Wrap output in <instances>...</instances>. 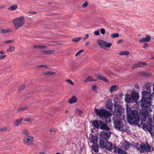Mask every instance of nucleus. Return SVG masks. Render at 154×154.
Instances as JSON below:
<instances>
[{"mask_svg": "<svg viewBox=\"0 0 154 154\" xmlns=\"http://www.w3.org/2000/svg\"><path fill=\"white\" fill-rule=\"evenodd\" d=\"M22 120V118L16 120L15 122H14V126L16 127H17L20 125L21 123Z\"/></svg>", "mask_w": 154, "mask_h": 154, "instance_id": "nucleus-22", "label": "nucleus"}, {"mask_svg": "<svg viewBox=\"0 0 154 154\" xmlns=\"http://www.w3.org/2000/svg\"><path fill=\"white\" fill-rule=\"evenodd\" d=\"M150 36L149 35H147L146 36L145 38H143L140 39L139 41L142 43L148 42L150 41Z\"/></svg>", "mask_w": 154, "mask_h": 154, "instance_id": "nucleus-14", "label": "nucleus"}, {"mask_svg": "<svg viewBox=\"0 0 154 154\" xmlns=\"http://www.w3.org/2000/svg\"><path fill=\"white\" fill-rule=\"evenodd\" d=\"M12 22L15 29L17 30L23 26L25 23V19L24 17L21 16L13 19Z\"/></svg>", "mask_w": 154, "mask_h": 154, "instance_id": "nucleus-4", "label": "nucleus"}, {"mask_svg": "<svg viewBox=\"0 0 154 154\" xmlns=\"http://www.w3.org/2000/svg\"><path fill=\"white\" fill-rule=\"evenodd\" d=\"M119 36V35L118 33H113L111 35V37L113 38H115L118 37Z\"/></svg>", "mask_w": 154, "mask_h": 154, "instance_id": "nucleus-39", "label": "nucleus"}, {"mask_svg": "<svg viewBox=\"0 0 154 154\" xmlns=\"http://www.w3.org/2000/svg\"><path fill=\"white\" fill-rule=\"evenodd\" d=\"M93 77L91 76H88L87 78L85 80L84 82H91L92 81Z\"/></svg>", "mask_w": 154, "mask_h": 154, "instance_id": "nucleus-36", "label": "nucleus"}, {"mask_svg": "<svg viewBox=\"0 0 154 154\" xmlns=\"http://www.w3.org/2000/svg\"><path fill=\"white\" fill-rule=\"evenodd\" d=\"M39 153V154H46L45 152L43 151L40 152Z\"/></svg>", "mask_w": 154, "mask_h": 154, "instance_id": "nucleus-63", "label": "nucleus"}, {"mask_svg": "<svg viewBox=\"0 0 154 154\" xmlns=\"http://www.w3.org/2000/svg\"><path fill=\"white\" fill-rule=\"evenodd\" d=\"M84 51V50H81L76 54H75V56L77 57L78 56L80 55L81 53L83 52Z\"/></svg>", "mask_w": 154, "mask_h": 154, "instance_id": "nucleus-41", "label": "nucleus"}, {"mask_svg": "<svg viewBox=\"0 0 154 154\" xmlns=\"http://www.w3.org/2000/svg\"><path fill=\"white\" fill-rule=\"evenodd\" d=\"M114 125L115 128L120 131L122 132H126L127 131V129L123 122L119 118L114 119Z\"/></svg>", "mask_w": 154, "mask_h": 154, "instance_id": "nucleus-3", "label": "nucleus"}, {"mask_svg": "<svg viewBox=\"0 0 154 154\" xmlns=\"http://www.w3.org/2000/svg\"><path fill=\"white\" fill-rule=\"evenodd\" d=\"M123 147L125 149V150H128L130 147V144L127 141H125L122 143V145Z\"/></svg>", "mask_w": 154, "mask_h": 154, "instance_id": "nucleus-19", "label": "nucleus"}, {"mask_svg": "<svg viewBox=\"0 0 154 154\" xmlns=\"http://www.w3.org/2000/svg\"><path fill=\"white\" fill-rule=\"evenodd\" d=\"M8 128L7 127H4L2 128H0V131H4L7 130Z\"/></svg>", "mask_w": 154, "mask_h": 154, "instance_id": "nucleus-48", "label": "nucleus"}, {"mask_svg": "<svg viewBox=\"0 0 154 154\" xmlns=\"http://www.w3.org/2000/svg\"><path fill=\"white\" fill-rule=\"evenodd\" d=\"M17 8V5H14L8 8V9L11 11L15 10Z\"/></svg>", "mask_w": 154, "mask_h": 154, "instance_id": "nucleus-33", "label": "nucleus"}, {"mask_svg": "<svg viewBox=\"0 0 154 154\" xmlns=\"http://www.w3.org/2000/svg\"><path fill=\"white\" fill-rule=\"evenodd\" d=\"M114 111L117 114L121 116L122 111V105H119L118 103H115L114 105Z\"/></svg>", "mask_w": 154, "mask_h": 154, "instance_id": "nucleus-9", "label": "nucleus"}, {"mask_svg": "<svg viewBox=\"0 0 154 154\" xmlns=\"http://www.w3.org/2000/svg\"><path fill=\"white\" fill-rule=\"evenodd\" d=\"M88 4V2H85L84 4H83L82 5V7L83 8H85L86 7Z\"/></svg>", "mask_w": 154, "mask_h": 154, "instance_id": "nucleus-49", "label": "nucleus"}, {"mask_svg": "<svg viewBox=\"0 0 154 154\" xmlns=\"http://www.w3.org/2000/svg\"><path fill=\"white\" fill-rule=\"evenodd\" d=\"M90 42H87L85 44V46H87L88 45V44L90 43Z\"/></svg>", "mask_w": 154, "mask_h": 154, "instance_id": "nucleus-64", "label": "nucleus"}, {"mask_svg": "<svg viewBox=\"0 0 154 154\" xmlns=\"http://www.w3.org/2000/svg\"><path fill=\"white\" fill-rule=\"evenodd\" d=\"M123 42V41H122V39H120V40H119L117 42V44H119L120 43H122Z\"/></svg>", "mask_w": 154, "mask_h": 154, "instance_id": "nucleus-61", "label": "nucleus"}, {"mask_svg": "<svg viewBox=\"0 0 154 154\" xmlns=\"http://www.w3.org/2000/svg\"><path fill=\"white\" fill-rule=\"evenodd\" d=\"M147 63L145 62H138V66L139 67H143L144 66H146Z\"/></svg>", "mask_w": 154, "mask_h": 154, "instance_id": "nucleus-35", "label": "nucleus"}, {"mask_svg": "<svg viewBox=\"0 0 154 154\" xmlns=\"http://www.w3.org/2000/svg\"><path fill=\"white\" fill-rule=\"evenodd\" d=\"M65 81L67 82L68 83H69L71 85H73L74 84V83L72 82V81L70 79H66L65 80Z\"/></svg>", "mask_w": 154, "mask_h": 154, "instance_id": "nucleus-44", "label": "nucleus"}, {"mask_svg": "<svg viewBox=\"0 0 154 154\" xmlns=\"http://www.w3.org/2000/svg\"><path fill=\"white\" fill-rule=\"evenodd\" d=\"M81 38V37H79L75 38L72 39V41L73 42H77L79 41Z\"/></svg>", "mask_w": 154, "mask_h": 154, "instance_id": "nucleus-38", "label": "nucleus"}, {"mask_svg": "<svg viewBox=\"0 0 154 154\" xmlns=\"http://www.w3.org/2000/svg\"><path fill=\"white\" fill-rule=\"evenodd\" d=\"M96 76L97 78L99 79L102 80L106 82H109V80L105 76H102L100 74H98L96 75Z\"/></svg>", "mask_w": 154, "mask_h": 154, "instance_id": "nucleus-16", "label": "nucleus"}, {"mask_svg": "<svg viewBox=\"0 0 154 154\" xmlns=\"http://www.w3.org/2000/svg\"><path fill=\"white\" fill-rule=\"evenodd\" d=\"M145 88L148 91H147L149 92H151V86L149 83H146L145 85Z\"/></svg>", "mask_w": 154, "mask_h": 154, "instance_id": "nucleus-31", "label": "nucleus"}, {"mask_svg": "<svg viewBox=\"0 0 154 154\" xmlns=\"http://www.w3.org/2000/svg\"><path fill=\"white\" fill-rule=\"evenodd\" d=\"M33 137L31 136L25 137L23 139L25 144L28 145H31L32 144Z\"/></svg>", "mask_w": 154, "mask_h": 154, "instance_id": "nucleus-10", "label": "nucleus"}, {"mask_svg": "<svg viewBox=\"0 0 154 154\" xmlns=\"http://www.w3.org/2000/svg\"><path fill=\"white\" fill-rule=\"evenodd\" d=\"M106 107L107 109L111 110L112 109L113 104L112 103H108L106 104Z\"/></svg>", "mask_w": 154, "mask_h": 154, "instance_id": "nucleus-28", "label": "nucleus"}, {"mask_svg": "<svg viewBox=\"0 0 154 154\" xmlns=\"http://www.w3.org/2000/svg\"><path fill=\"white\" fill-rule=\"evenodd\" d=\"M139 67L138 66V63H135L132 65L131 67L133 69H134L137 67Z\"/></svg>", "mask_w": 154, "mask_h": 154, "instance_id": "nucleus-42", "label": "nucleus"}, {"mask_svg": "<svg viewBox=\"0 0 154 154\" xmlns=\"http://www.w3.org/2000/svg\"><path fill=\"white\" fill-rule=\"evenodd\" d=\"M127 121L131 124H134L137 125L139 126H142L143 130H147L149 132L151 131L152 126L143 123V122L146 121L149 115V111L148 114L145 116V114L143 115L141 114L140 112L139 116L138 113V111L134 110H132L131 109H127Z\"/></svg>", "mask_w": 154, "mask_h": 154, "instance_id": "nucleus-1", "label": "nucleus"}, {"mask_svg": "<svg viewBox=\"0 0 154 154\" xmlns=\"http://www.w3.org/2000/svg\"><path fill=\"white\" fill-rule=\"evenodd\" d=\"M99 128L100 129L103 130H110L111 129L106 124L104 123L103 122L101 121H100Z\"/></svg>", "mask_w": 154, "mask_h": 154, "instance_id": "nucleus-11", "label": "nucleus"}, {"mask_svg": "<svg viewBox=\"0 0 154 154\" xmlns=\"http://www.w3.org/2000/svg\"><path fill=\"white\" fill-rule=\"evenodd\" d=\"M99 123H100V121L95 120L92 122L93 125L96 128L99 129Z\"/></svg>", "mask_w": 154, "mask_h": 154, "instance_id": "nucleus-23", "label": "nucleus"}, {"mask_svg": "<svg viewBox=\"0 0 154 154\" xmlns=\"http://www.w3.org/2000/svg\"><path fill=\"white\" fill-rule=\"evenodd\" d=\"M13 29L11 28L2 29L0 30V33L2 34H5L13 32Z\"/></svg>", "mask_w": 154, "mask_h": 154, "instance_id": "nucleus-15", "label": "nucleus"}, {"mask_svg": "<svg viewBox=\"0 0 154 154\" xmlns=\"http://www.w3.org/2000/svg\"><path fill=\"white\" fill-rule=\"evenodd\" d=\"M151 93L146 91H143L142 92V99L140 102V104L143 108L140 111L141 115L145 114V116L147 115L148 111L152 110Z\"/></svg>", "mask_w": 154, "mask_h": 154, "instance_id": "nucleus-2", "label": "nucleus"}, {"mask_svg": "<svg viewBox=\"0 0 154 154\" xmlns=\"http://www.w3.org/2000/svg\"><path fill=\"white\" fill-rule=\"evenodd\" d=\"M77 100V98L75 96H72L70 98L69 100V102L71 104L75 103Z\"/></svg>", "mask_w": 154, "mask_h": 154, "instance_id": "nucleus-21", "label": "nucleus"}, {"mask_svg": "<svg viewBox=\"0 0 154 154\" xmlns=\"http://www.w3.org/2000/svg\"><path fill=\"white\" fill-rule=\"evenodd\" d=\"M94 34L95 35H98L100 34V31L99 30L95 31L94 32Z\"/></svg>", "mask_w": 154, "mask_h": 154, "instance_id": "nucleus-50", "label": "nucleus"}, {"mask_svg": "<svg viewBox=\"0 0 154 154\" xmlns=\"http://www.w3.org/2000/svg\"><path fill=\"white\" fill-rule=\"evenodd\" d=\"M28 108L27 107H24L19 108L17 109V111L18 112L21 111H23L25 110Z\"/></svg>", "mask_w": 154, "mask_h": 154, "instance_id": "nucleus-40", "label": "nucleus"}, {"mask_svg": "<svg viewBox=\"0 0 154 154\" xmlns=\"http://www.w3.org/2000/svg\"><path fill=\"white\" fill-rule=\"evenodd\" d=\"M131 94L133 101H134L136 103H137L140 97L139 93L133 92L131 93Z\"/></svg>", "mask_w": 154, "mask_h": 154, "instance_id": "nucleus-12", "label": "nucleus"}, {"mask_svg": "<svg viewBox=\"0 0 154 154\" xmlns=\"http://www.w3.org/2000/svg\"><path fill=\"white\" fill-rule=\"evenodd\" d=\"M0 53L1 54H5V52L3 51H0Z\"/></svg>", "mask_w": 154, "mask_h": 154, "instance_id": "nucleus-62", "label": "nucleus"}, {"mask_svg": "<svg viewBox=\"0 0 154 154\" xmlns=\"http://www.w3.org/2000/svg\"><path fill=\"white\" fill-rule=\"evenodd\" d=\"M22 133L24 135H26V137H28V136H30L29 135H30L28 131V130L27 129H23V131H22Z\"/></svg>", "mask_w": 154, "mask_h": 154, "instance_id": "nucleus-29", "label": "nucleus"}, {"mask_svg": "<svg viewBox=\"0 0 154 154\" xmlns=\"http://www.w3.org/2000/svg\"><path fill=\"white\" fill-rule=\"evenodd\" d=\"M31 119H26L24 120V121L25 122H31Z\"/></svg>", "mask_w": 154, "mask_h": 154, "instance_id": "nucleus-57", "label": "nucleus"}, {"mask_svg": "<svg viewBox=\"0 0 154 154\" xmlns=\"http://www.w3.org/2000/svg\"><path fill=\"white\" fill-rule=\"evenodd\" d=\"M37 67L38 68L42 67V68H47L48 67V66L47 65H38L37 66Z\"/></svg>", "mask_w": 154, "mask_h": 154, "instance_id": "nucleus-46", "label": "nucleus"}, {"mask_svg": "<svg viewBox=\"0 0 154 154\" xmlns=\"http://www.w3.org/2000/svg\"><path fill=\"white\" fill-rule=\"evenodd\" d=\"M95 111L97 114L101 118H108L112 116L110 112L106 109H95Z\"/></svg>", "mask_w": 154, "mask_h": 154, "instance_id": "nucleus-5", "label": "nucleus"}, {"mask_svg": "<svg viewBox=\"0 0 154 154\" xmlns=\"http://www.w3.org/2000/svg\"><path fill=\"white\" fill-rule=\"evenodd\" d=\"M88 37H89L88 34H86V35H85V36L84 38L83 39L85 40V39H87V38H88Z\"/></svg>", "mask_w": 154, "mask_h": 154, "instance_id": "nucleus-59", "label": "nucleus"}, {"mask_svg": "<svg viewBox=\"0 0 154 154\" xmlns=\"http://www.w3.org/2000/svg\"><path fill=\"white\" fill-rule=\"evenodd\" d=\"M15 50V47L14 46H10L7 49L6 52H12Z\"/></svg>", "mask_w": 154, "mask_h": 154, "instance_id": "nucleus-32", "label": "nucleus"}, {"mask_svg": "<svg viewBox=\"0 0 154 154\" xmlns=\"http://www.w3.org/2000/svg\"><path fill=\"white\" fill-rule=\"evenodd\" d=\"M13 42V40H9L5 42V43H11Z\"/></svg>", "mask_w": 154, "mask_h": 154, "instance_id": "nucleus-58", "label": "nucleus"}, {"mask_svg": "<svg viewBox=\"0 0 154 154\" xmlns=\"http://www.w3.org/2000/svg\"><path fill=\"white\" fill-rule=\"evenodd\" d=\"M76 112H77L80 115H81L82 114V110L79 109L77 108L76 109Z\"/></svg>", "mask_w": 154, "mask_h": 154, "instance_id": "nucleus-47", "label": "nucleus"}, {"mask_svg": "<svg viewBox=\"0 0 154 154\" xmlns=\"http://www.w3.org/2000/svg\"><path fill=\"white\" fill-rule=\"evenodd\" d=\"M53 52L50 50H48L44 51H43V53H45L46 54H51Z\"/></svg>", "mask_w": 154, "mask_h": 154, "instance_id": "nucleus-43", "label": "nucleus"}, {"mask_svg": "<svg viewBox=\"0 0 154 154\" xmlns=\"http://www.w3.org/2000/svg\"><path fill=\"white\" fill-rule=\"evenodd\" d=\"M140 153H144L145 152H150L154 150V148L147 143L141 144L140 148H138Z\"/></svg>", "mask_w": 154, "mask_h": 154, "instance_id": "nucleus-6", "label": "nucleus"}, {"mask_svg": "<svg viewBox=\"0 0 154 154\" xmlns=\"http://www.w3.org/2000/svg\"><path fill=\"white\" fill-rule=\"evenodd\" d=\"M92 89L93 91H95L96 93L97 92V88L96 85H93L92 87Z\"/></svg>", "mask_w": 154, "mask_h": 154, "instance_id": "nucleus-45", "label": "nucleus"}, {"mask_svg": "<svg viewBox=\"0 0 154 154\" xmlns=\"http://www.w3.org/2000/svg\"><path fill=\"white\" fill-rule=\"evenodd\" d=\"M129 54V52L128 51H124L119 53V54L120 55H128Z\"/></svg>", "mask_w": 154, "mask_h": 154, "instance_id": "nucleus-34", "label": "nucleus"}, {"mask_svg": "<svg viewBox=\"0 0 154 154\" xmlns=\"http://www.w3.org/2000/svg\"><path fill=\"white\" fill-rule=\"evenodd\" d=\"M50 132H55L56 131L55 130H54V129H50L49 130Z\"/></svg>", "mask_w": 154, "mask_h": 154, "instance_id": "nucleus-55", "label": "nucleus"}, {"mask_svg": "<svg viewBox=\"0 0 154 154\" xmlns=\"http://www.w3.org/2000/svg\"><path fill=\"white\" fill-rule=\"evenodd\" d=\"M100 32L103 35L105 33V30L103 28H101L100 29Z\"/></svg>", "mask_w": 154, "mask_h": 154, "instance_id": "nucleus-51", "label": "nucleus"}, {"mask_svg": "<svg viewBox=\"0 0 154 154\" xmlns=\"http://www.w3.org/2000/svg\"><path fill=\"white\" fill-rule=\"evenodd\" d=\"M46 46L42 45H36L34 46V48L38 49H42L45 48Z\"/></svg>", "mask_w": 154, "mask_h": 154, "instance_id": "nucleus-37", "label": "nucleus"}, {"mask_svg": "<svg viewBox=\"0 0 154 154\" xmlns=\"http://www.w3.org/2000/svg\"><path fill=\"white\" fill-rule=\"evenodd\" d=\"M110 130H103L100 133V135L101 138L105 139L106 140H108L110 138L111 132L109 131Z\"/></svg>", "mask_w": 154, "mask_h": 154, "instance_id": "nucleus-7", "label": "nucleus"}, {"mask_svg": "<svg viewBox=\"0 0 154 154\" xmlns=\"http://www.w3.org/2000/svg\"><path fill=\"white\" fill-rule=\"evenodd\" d=\"M56 73L55 72L51 71H47L45 72L43 74L44 75H51Z\"/></svg>", "mask_w": 154, "mask_h": 154, "instance_id": "nucleus-26", "label": "nucleus"}, {"mask_svg": "<svg viewBox=\"0 0 154 154\" xmlns=\"http://www.w3.org/2000/svg\"><path fill=\"white\" fill-rule=\"evenodd\" d=\"M126 101L128 103H131L133 102V100L131 94V95L128 94L126 95V97L125 98Z\"/></svg>", "mask_w": 154, "mask_h": 154, "instance_id": "nucleus-18", "label": "nucleus"}, {"mask_svg": "<svg viewBox=\"0 0 154 154\" xmlns=\"http://www.w3.org/2000/svg\"><path fill=\"white\" fill-rule=\"evenodd\" d=\"M151 134H154V125L152 126L151 131L150 132Z\"/></svg>", "mask_w": 154, "mask_h": 154, "instance_id": "nucleus-52", "label": "nucleus"}, {"mask_svg": "<svg viewBox=\"0 0 154 154\" xmlns=\"http://www.w3.org/2000/svg\"><path fill=\"white\" fill-rule=\"evenodd\" d=\"M113 146L114 152L117 153L118 154H119L122 149L119 148H117L115 145H114Z\"/></svg>", "mask_w": 154, "mask_h": 154, "instance_id": "nucleus-24", "label": "nucleus"}, {"mask_svg": "<svg viewBox=\"0 0 154 154\" xmlns=\"http://www.w3.org/2000/svg\"><path fill=\"white\" fill-rule=\"evenodd\" d=\"M97 43L100 46L104 49L106 48L109 47L112 45L111 43L107 42L101 40H98L97 41Z\"/></svg>", "mask_w": 154, "mask_h": 154, "instance_id": "nucleus-8", "label": "nucleus"}, {"mask_svg": "<svg viewBox=\"0 0 154 154\" xmlns=\"http://www.w3.org/2000/svg\"><path fill=\"white\" fill-rule=\"evenodd\" d=\"M90 138V139L91 142L93 144H97L98 140V137L97 136L94 135H92Z\"/></svg>", "mask_w": 154, "mask_h": 154, "instance_id": "nucleus-17", "label": "nucleus"}, {"mask_svg": "<svg viewBox=\"0 0 154 154\" xmlns=\"http://www.w3.org/2000/svg\"><path fill=\"white\" fill-rule=\"evenodd\" d=\"M105 145L104 148H105L108 150L111 151L113 149L114 145H112L111 143L106 141Z\"/></svg>", "mask_w": 154, "mask_h": 154, "instance_id": "nucleus-13", "label": "nucleus"}, {"mask_svg": "<svg viewBox=\"0 0 154 154\" xmlns=\"http://www.w3.org/2000/svg\"><path fill=\"white\" fill-rule=\"evenodd\" d=\"M140 74H141L143 76L145 77H147V76H152V74L150 72H140Z\"/></svg>", "mask_w": 154, "mask_h": 154, "instance_id": "nucleus-30", "label": "nucleus"}, {"mask_svg": "<svg viewBox=\"0 0 154 154\" xmlns=\"http://www.w3.org/2000/svg\"><path fill=\"white\" fill-rule=\"evenodd\" d=\"M119 154H128L125 152V151L122 150L121 152H120Z\"/></svg>", "mask_w": 154, "mask_h": 154, "instance_id": "nucleus-56", "label": "nucleus"}, {"mask_svg": "<svg viewBox=\"0 0 154 154\" xmlns=\"http://www.w3.org/2000/svg\"><path fill=\"white\" fill-rule=\"evenodd\" d=\"M148 46V44L145 43L144 45L143 46V47L145 48H147Z\"/></svg>", "mask_w": 154, "mask_h": 154, "instance_id": "nucleus-60", "label": "nucleus"}, {"mask_svg": "<svg viewBox=\"0 0 154 154\" xmlns=\"http://www.w3.org/2000/svg\"><path fill=\"white\" fill-rule=\"evenodd\" d=\"M118 88L119 87L116 85H112L111 87L110 92L112 93L113 91H116L118 89Z\"/></svg>", "mask_w": 154, "mask_h": 154, "instance_id": "nucleus-27", "label": "nucleus"}, {"mask_svg": "<svg viewBox=\"0 0 154 154\" xmlns=\"http://www.w3.org/2000/svg\"><path fill=\"white\" fill-rule=\"evenodd\" d=\"M103 138L100 137V148H104L106 141H104Z\"/></svg>", "mask_w": 154, "mask_h": 154, "instance_id": "nucleus-20", "label": "nucleus"}, {"mask_svg": "<svg viewBox=\"0 0 154 154\" xmlns=\"http://www.w3.org/2000/svg\"><path fill=\"white\" fill-rule=\"evenodd\" d=\"M25 85H23L20 87L19 90H21L25 88Z\"/></svg>", "mask_w": 154, "mask_h": 154, "instance_id": "nucleus-53", "label": "nucleus"}, {"mask_svg": "<svg viewBox=\"0 0 154 154\" xmlns=\"http://www.w3.org/2000/svg\"><path fill=\"white\" fill-rule=\"evenodd\" d=\"M92 148L93 150L96 152H98L99 148L98 146L96 144V145L94 144L92 146Z\"/></svg>", "mask_w": 154, "mask_h": 154, "instance_id": "nucleus-25", "label": "nucleus"}, {"mask_svg": "<svg viewBox=\"0 0 154 154\" xmlns=\"http://www.w3.org/2000/svg\"><path fill=\"white\" fill-rule=\"evenodd\" d=\"M6 57V55H0V60L5 58Z\"/></svg>", "mask_w": 154, "mask_h": 154, "instance_id": "nucleus-54", "label": "nucleus"}]
</instances>
